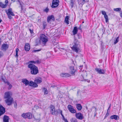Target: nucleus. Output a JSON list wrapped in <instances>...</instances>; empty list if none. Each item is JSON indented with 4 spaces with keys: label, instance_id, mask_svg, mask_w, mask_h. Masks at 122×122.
I'll list each match as a JSON object with an SVG mask.
<instances>
[{
    "label": "nucleus",
    "instance_id": "nucleus-45",
    "mask_svg": "<svg viewBox=\"0 0 122 122\" xmlns=\"http://www.w3.org/2000/svg\"><path fill=\"white\" fill-rule=\"evenodd\" d=\"M29 30L31 33H33V29H29Z\"/></svg>",
    "mask_w": 122,
    "mask_h": 122
},
{
    "label": "nucleus",
    "instance_id": "nucleus-53",
    "mask_svg": "<svg viewBox=\"0 0 122 122\" xmlns=\"http://www.w3.org/2000/svg\"><path fill=\"white\" fill-rule=\"evenodd\" d=\"M20 7L21 8V11H20V12H21V13H22V11L23 10V6H21V7Z\"/></svg>",
    "mask_w": 122,
    "mask_h": 122
},
{
    "label": "nucleus",
    "instance_id": "nucleus-11",
    "mask_svg": "<svg viewBox=\"0 0 122 122\" xmlns=\"http://www.w3.org/2000/svg\"><path fill=\"white\" fill-rule=\"evenodd\" d=\"M95 70L99 74H104L105 73L104 70L103 69L98 68H96L95 69Z\"/></svg>",
    "mask_w": 122,
    "mask_h": 122
},
{
    "label": "nucleus",
    "instance_id": "nucleus-49",
    "mask_svg": "<svg viewBox=\"0 0 122 122\" xmlns=\"http://www.w3.org/2000/svg\"><path fill=\"white\" fill-rule=\"evenodd\" d=\"M29 62L30 63H32L34 64H36V61H30Z\"/></svg>",
    "mask_w": 122,
    "mask_h": 122
},
{
    "label": "nucleus",
    "instance_id": "nucleus-16",
    "mask_svg": "<svg viewBox=\"0 0 122 122\" xmlns=\"http://www.w3.org/2000/svg\"><path fill=\"white\" fill-rule=\"evenodd\" d=\"M70 76L69 74L67 73H62L60 75V76L61 77H69Z\"/></svg>",
    "mask_w": 122,
    "mask_h": 122
},
{
    "label": "nucleus",
    "instance_id": "nucleus-58",
    "mask_svg": "<svg viewBox=\"0 0 122 122\" xmlns=\"http://www.w3.org/2000/svg\"><path fill=\"white\" fill-rule=\"evenodd\" d=\"M65 122H68L67 119H65L63 120Z\"/></svg>",
    "mask_w": 122,
    "mask_h": 122
},
{
    "label": "nucleus",
    "instance_id": "nucleus-13",
    "mask_svg": "<svg viewBox=\"0 0 122 122\" xmlns=\"http://www.w3.org/2000/svg\"><path fill=\"white\" fill-rule=\"evenodd\" d=\"M8 47L9 46L7 44H3L2 45L1 49L3 51H5Z\"/></svg>",
    "mask_w": 122,
    "mask_h": 122
},
{
    "label": "nucleus",
    "instance_id": "nucleus-5",
    "mask_svg": "<svg viewBox=\"0 0 122 122\" xmlns=\"http://www.w3.org/2000/svg\"><path fill=\"white\" fill-rule=\"evenodd\" d=\"M5 12L8 17L10 19H11L12 18L11 16H14L15 15L12 11V9L11 8H9L8 10H5Z\"/></svg>",
    "mask_w": 122,
    "mask_h": 122
},
{
    "label": "nucleus",
    "instance_id": "nucleus-12",
    "mask_svg": "<svg viewBox=\"0 0 122 122\" xmlns=\"http://www.w3.org/2000/svg\"><path fill=\"white\" fill-rule=\"evenodd\" d=\"M5 112V108L0 104V116L4 114Z\"/></svg>",
    "mask_w": 122,
    "mask_h": 122
},
{
    "label": "nucleus",
    "instance_id": "nucleus-1",
    "mask_svg": "<svg viewBox=\"0 0 122 122\" xmlns=\"http://www.w3.org/2000/svg\"><path fill=\"white\" fill-rule=\"evenodd\" d=\"M28 67L30 68V73L32 75H36L39 73L37 67L34 65L30 64L28 65Z\"/></svg>",
    "mask_w": 122,
    "mask_h": 122
},
{
    "label": "nucleus",
    "instance_id": "nucleus-56",
    "mask_svg": "<svg viewBox=\"0 0 122 122\" xmlns=\"http://www.w3.org/2000/svg\"><path fill=\"white\" fill-rule=\"evenodd\" d=\"M120 15L121 17L122 18V11H121L120 13Z\"/></svg>",
    "mask_w": 122,
    "mask_h": 122
},
{
    "label": "nucleus",
    "instance_id": "nucleus-31",
    "mask_svg": "<svg viewBox=\"0 0 122 122\" xmlns=\"http://www.w3.org/2000/svg\"><path fill=\"white\" fill-rule=\"evenodd\" d=\"M104 17L105 19L106 22H107L108 21V18L107 15V14L105 15Z\"/></svg>",
    "mask_w": 122,
    "mask_h": 122
},
{
    "label": "nucleus",
    "instance_id": "nucleus-35",
    "mask_svg": "<svg viewBox=\"0 0 122 122\" xmlns=\"http://www.w3.org/2000/svg\"><path fill=\"white\" fill-rule=\"evenodd\" d=\"M119 37L118 36L116 40L114 42V44H116L119 41Z\"/></svg>",
    "mask_w": 122,
    "mask_h": 122
},
{
    "label": "nucleus",
    "instance_id": "nucleus-55",
    "mask_svg": "<svg viewBox=\"0 0 122 122\" xmlns=\"http://www.w3.org/2000/svg\"><path fill=\"white\" fill-rule=\"evenodd\" d=\"M111 104H110V105L109 106V108H108V109L107 110V112H108V111H109V109H110V108H111Z\"/></svg>",
    "mask_w": 122,
    "mask_h": 122
},
{
    "label": "nucleus",
    "instance_id": "nucleus-47",
    "mask_svg": "<svg viewBox=\"0 0 122 122\" xmlns=\"http://www.w3.org/2000/svg\"><path fill=\"white\" fill-rule=\"evenodd\" d=\"M18 1L20 3V7H21V6H23L22 5V4L23 3L22 2L21 3L20 1L19 0H18Z\"/></svg>",
    "mask_w": 122,
    "mask_h": 122
},
{
    "label": "nucleus",
    "instance_id": "nucleus-39",
    "mask_svg": "<svg viewBox=\"0 0 122 122\" xmlns=\"http://www.w3.org/2000/svg\"><path fill=\"white\" fill-rule=\"evenodd\" d=\"M44 11L47 13L49 10V9L47 8H46L44 10Z\"/></svg>",
    "mask_w": 122,
    "mask_h": 122
},
{
    "label": "nucleus",
    "instance_id": "nucleus-18",
    "mask_svg": "<svg viewBox=\"0 0 122 122\" xmlns=\"http://www.w3.org/2000/svg\"><path fill=\"white\" fill-rule=\"evenodd\" d=\"M25 49L26 51H28L30 49V45L28 43H26L25 46Z\"/></svg>",
    "mask_w": 122,
    "mask_h": 122
},
{
    "label": "nucleus",
    "instance_id": "nucleus-44",
    "mask_svg": "<svg viewBox=\"0 0 122 122\" xmlns=\"http://www.w3.org/2000/svg\"><path fill=\"white\" fill-rule=\"evenodd\" d=\"M14 105L15 107H17V103L16 102V101H15L14 102Z\"/></svg>",
    "mask_w": 122,
    "mask_h": 122
},
{
    "label": "nucleus",
    "instance_id": "nucleus-23",
    "mask_svg": "<svg viewBox=\"0 0 122 122\" xmlns=\"http://www.w3.org/2000/svg\"><path fill=\"white\" fill-rule=\"evenodd\" d=\"M76 107L78 111H80L82 109V106L80 104H77L76 105Z\"/></svg>",
    "mask_w": 122,
    "mask_h": 122
},
{
    "label": "nucleus",
    "instance_id": "nucleus-28",
    "mask_svg": "<svg viewBox=\"0 0 122 122\" xmlns=\"http://www.w3.org/2000/svg\"><path fill=\"white\" fill-rule=\"evenodd\" d=\"M69 18V16H66L65 18V23H66L67 25L69 24L68 20Z\"/></svg>",
    "mask_w": 122,
    "mask_h": 122
},
{
    "label": "nucleus",
    "instance_id": "nucleus-52",
    "mask_svg": "<svg viewBox=\"0 0 122 122\" xmlns=\"http://www.w3.org/2000/svg\"><path fill=\"white\" fill-rule=\"evenodd\" d=\"M59 111L61 115L62 116V115H63L62 114V110H60L59 109Z\"/></svg>",
    "mask_w": 122,
    "mask_h": 122
},
{
    "label": "nucleus",
    "instance_id": "nucleus-4",
    "mask_svg": "<svg viewBox=\"0 0 122 122\" xmlns=\"http://www.w3.org/2000/svg\"><path fill=\"white\" fill-rule=\"evenodd\" d=\"M50 111L51 113L54 115L56 116L59 113L58 110H55V106L52 105H51L50 107Z\"/></svg>",
    "mask_w": 122,
    "mask_h": 122
},
{
    "label": "nucleus",
    "instance_id": "nucleus-37",
    "mask_svg": "<svg viewBox=\"0 0 122 122\" xmlns=\"http://www.w3.org/2000/svg\"><path fill=\"white\" fill-rule=\"evenodd\" d=\"M37 83H36L35 82H34L33 84V85L32 86H33L34 87H36L38 86V85L37 84Z\"/></svg>",
    "mask_w": 122,
    "mask_h": 122
},
{
    "label": "nucleus",
    "instance_id": "nucleus-50",
    "mask_svg": "<svg viewBox=\"0 0 122 122\" xmlns=\"http://www.w3.org/2000/svg\"><path fill=\"white\" fill-rule=\"evenodd\" d=\"M77 36L79 39L80 38H81V35L80 34H78Z\"/></svg>",
    "mask_w": 122,
    "mask_h": 122
},
{
    "label": "nucleus",
    "instance_id": "nucleus-62",
    "mask_svg": "<svg viewBox=\"0 0 122 122\" xmlns=\"http://www.w3.org/2000/svg\"><path fill=\"white\" fill-rule=\"evenodd\" d=\"M87 81L88 82H90V80H87Z\"/></svg>",
    "mask_w": 122,
    "mask_h": 122
},
{
    "label": "nucleus",
    "instance_id": "nucleus-38",
    "mask_svg": "<svg viewBox=\"0 0 122 122\" xmlns=\"http://www.w3.org/2000/svg\"><path fill=\"white\" fill-rule=\"evenodd\" d=\"M101 48L102 49H103V48L104 47V46L103 44V42L102 41H101Z\"/></svg>",
    "mask_w": 122,
    "mask_h": 122
},
{
    "label": "nucleus",
    "instance_id": "nucleus-25",
    "mask_svg": "<svg viewBox=\"0 0 122 122\" xmlns=\"http://www.w3.org/2000/svg\"><path fill=\"white\" fill-rule=\"evenodd\" d=\"M2 79L4 82L6 83L7 85H9V86L8 87V89L9 90L11 89L12 87V85L9 83L8 81H7L5 82V80L3 79V78H2Z\"/></svg>",
    "mask_w": 122,
    "mask_h": 122
},
{
    "label": "nucleus",
    "instance_id": "nucleus-7",
    "mask_svg": "<svg viewBox=\"0 0 122 122\" xmlns=\"http://www.w3.org/2000/svg\"><path fill=\"white\" fill-rule=\"evenodd\" d=\"M59 0H53L51 7L53 8L57 7L59 5Z\"/></svg>",
    "mask_w": 122,
    "mask_h": 122
},
{
    "label": "nucleus",
    "instance_id": "nucleus-64",
    "mask_svg": "<svg viewBox=\"0 0 122 122\" xmlns=\"http://www.w3.org/2000/svg\"><path fill=\"white\" fill-rule=\"evenodd\" d=\"M82 0L83 2H85V0Z\"/></svg>",
    "mask_w": 122,
    "mask_h": 122
},
{
    "label": "nucleus",
    "instance_id": "nucleus-60",
    "mask_svg": "<svg viewBox=\"0 0 122 122\" xmlns=\"http://www.w3.org/2000/svg\"><path fill=\"white\" fill-rule=\"evenodd\" d=\"M1 40L0 38V45L1 44Z\"/></svg>",
    "mask_w": 122,
    "mask_h": 122
},
{
    "label": "nucleus",
    "instance_id": "nucleus-46",
    "mask_svg": "<svg viewBox=\"0 0 122 122\" xmlns=\"http://www.w3.org/2000/svg\"><path fill=\"white\" fill-rule=\"evenodd\" d=\"M5 5H7L8 4V0H5Z\"/></svg>",
    "mask_w": 122,
    "mask_h": 122
},
{
    "label": "nucleus",
    "instance_id": "nucleus-27",
    "mask_svg": "<svg viewBox=\"0 0 122 122\" xmlns=\"http://www.w3.org/2000/svg\"><path fill=\"white\" fill-rule=\"evenodd\" d=\"M7 6V5H5L3 4L1 2H0V7L3 8H6Z\"/></svg>",
    "mask_w": 122,
    "mask_h": 122
},
{
    "label": "nucleus",
    "instance_id": "nucleus-57",
    "mask_svg": "<svg viewBox=\"0 0 122 122\" xmlns=\"http://www.w3.org/2000/svg\"><path fill=\"white\" fill-rule=\"evenodd\" d=\"M78 30H81V26H80L79 27L78 29Z\"/></svg>",
    "mask_w": 122,
    "mask_h": 122
},
{
    "label": "nucleus",
    "instance_id": "nucleus-15",
    "mask_svg": "<svg viewBox=\"0 0 122 122\" xmlns=\"http://www.w3.org/2000/svg\"><path fill=\"white\" fill-rule=\"evenodd\" d=\"M11 93V92H5V98L8 99L11 98V97L10 96V95Z\"/></svg>",
    "mask_w": 122,
    "mask_h": 122
},
{
    "label": "nucleus",
    "instance_id": "nucleus-51",
    "mask_svg": "<svg viewBox=\"0 0 122 122\" xmlns=\"http://www.w3.org/2000/svg\"><path fill=\"white\" fill-rule=\"evenodd\" d=\"M3 55V53L2 51L0 52V58Z\"/></svg>",
    "mask_w": 122,
    "mask_h": 122
},
{
    "label": "nucleus",
    "instance_id": "nucleus-36",
    "mask_svg": "<svg viewBox=\"0 0 122 122\" xmlns=\"http://www.w3.org/2000/svg\"><path fill=\"white\" fill-rule=\"evenodd\" d=\"M34 83L33 81H31L30 82H29V84L28 85L30 86H32Z\"/></svg>",
    "mask_w": 122,
    "mask_h": 122
},
{
    "label": "nucleus",
    "instance_id": "nucleus-26",
    "mask_svg": "<svg viewBox=\"0 0 122 122\" xmlns=\"http://www.w3.org/2000/svg\"><path fill=\"white\" fill-rule=\"evenodd\" d=\"M47 23L46 21H43L42 22V26L43 29H44L47 25Z\"/></svg>",
    "mask_w": 122,
    "mask_h": 122
},
{
    "label": "nucleus",
    "instance_id": "nucleus-22",
    "mask_svg": "<svg viewBox=\"0 0 122 122\" xmlns=\"http://www.w3.org/2000/svg\"><path fill=\"white\" fill-rule=\"evenodd\" d=\"M22 82L25 84L26 86L28 85L29 84V81L26 79H23L22 80Z\"/></svg>",
    "mask_w": 122,
    "mask_h": 122
},
{
    "label": "nucleus",
    "instance_id": "nucleus-59",
    "mask_svg": "<svg viewBox=\"0 0 122 122\" xmlns=\"http://www.w3.org/2000/svg\"><path fill=\"white\" fill-rule=\"evenodd\" d=\"M62 117L63 118V120L65 119V118L64 117L63 115H62Z\"/></svg>",
    "mask_w": 122,
    "mask_h": 122
},
{
    "label": "nucleus",
    "instance_id": "nucleus-8",
    "mask_svg": "<svg viewBox=\"0 0 122 122\" xmlns=\"http://www.w3.org/2000/svg\"><path fill=\"white\" fill-rule=\"evenodd\" d=\"M67 108L70 112L72 113H76V111L74 108L73 106L71 105H69L67 106Z\"/></svg>",
    "mask_w": 122,
    "mask_h": 122
},
{
    "label": "nucleus",
    "instance_id": "nucleus-42",
    "mask_svg": "<svg viewBox=\"0 0 122 122\" xmlns=\"http://www.w3.org/2000/svg\"><path fill=\"white\" fill-rule=\"evenodd\" d=\"M102 14L104 15H106V12L102 10Z\"/></svg>",
    "mask_w": 122,
    "mask_h": 122
},
{
    "label": "nucleus",
    "instance_id": "nucleus-32",
    "mask_svg": "<svg viewBox=\"0 0 122 122\" xmlns=\"http://www.w3.org/2000/svg\"><path fill=\"white\" fill-rule=\"evenodd\" d=\"M43 89L44 90V94L46 95L48 94V91L47 89L45 88H43Z\"/></svg>",
    "mask_w": 122,
    "mask_h": 122
},
{
    "label": "nucleus",
    "instance_id": "nucleus-10",
    "mask_svg": "<svg viewBox=\"0 0 122 122\" xmlns=\"http://www.w3.org/2000/svg\"><path fill=\"white\" fill-rule=\"evenodd\" d=\"M13 101V99L11 97L10 98H8L5 100V102L8 105L10 106L12 103V102Z\"/></svg>",
    "mask_w": 122,
    "mask_h": 122
},
{
    "label": "nucleus",
    "instance_id": "nucleus-19",
    "mask_svg": "<svg viewBox=\"0 0 122 122\" xmlns=\"http://www.w3.org/2000/svg\"><path fill=\"white\" fill-rule=\"evenodd\" d=\"M70 68L71 71V74L72 75H74L76 71V69L73 66H70Z\"/></svg>",
    "mask_w": 122,
    "mask_h": 122
},
{
    "label": "nucleus",
    "instance_id": "nucleus-24",
    "mask_svg": "<svg viewBox=\"0 0 122 122\" xmlns=\"http://www.w3.org/2000/svg\"><path fill=\"white\" fill-rule=\"evenodd\" d=\"M78 31V28L76 26L74 27L72 31L73 34L74 35L76 34Z\"/></svg>",
    "mask_w": 122,
    "mask_h": 122
},
{
    "label": "nucleus",
    "instance_id": "nucleus-40",
    "mask_svg": "<svg viewBox=\"0 0 122 122\" xmlns=\"http://www.w3.org/2000/svg\"><path fill=\"white\" fill-rule=\"evenodd\" d=\"M41 50V49H40L39 50H34L33 51V52H38L40 51Z\"/></svg>",
    "mask_w": 122,
    "mask_h": 122
},
{
    "label": "nucleus",
    "instance_id": "nucleus-43",
    "mask_svg": "<svg viewBox=\"0 0 122 122\" xmlns=\"http://www.w3.org/2000/svg\"><path fill=\"white\" fill-rule=\"evenodd\" d=\"M36 64H39L41 62V61L40 60H37L36 61Z\"/></svg>",
    "mask_w": 122,
    "mask_h": 122
},
{
    "label": "nucleus",
    "instance_id": "nucleus-61",
    "mask_svg": "<svg viewBox=\"0 0 122 122\" xmlns=\"http://www.w3.org/2000/svg\"><path fill=\"white\" fill-rule=\"evenodd\" d=\"M83 67V66H79V67L80 68H81L82 67Z\"/></svg>",
    "mask_w": 122,
    "mask_h": 122
},
{
    "label": "nucleus",
    "instance_id": "nucleus-3",
    "mask_svg": "<svg viewBox=\"0 0 122 122\" xmlns=\"http://www.w3.org/2000/svg\"><path fill=\"white\" fill-rule=\"evenodd\" d=\"M40 40L43 44V46H46V42L48 41V38L44 34H41L40 36Z\"/></svg>",
    "mask_w": 122,
    "mask_h": 122
},
{
    "label": "nucleus",
    "instance_id": "nucleus-30",
    "mask_svg": "<svg viewBox=\"0 0 122 122\" xmlns=\"http://www.w3.org/2000/svg\"><path fill=\"white\" fill-rule=\"evenodd\" d=\"M19 51V49L18 48H17L15 50V52H16V55L15 56V57L16 58H18V52Z\"/></svg>",
    "mask_w": 122,
    "mask_h": 122
},
{
    "label": "nucleus",
    "instance_id": "nucleus-6",
    "mask_svg": "<svg viewBox=\"0 0 122 122\" xmlns=\"http://www.w3.org/2000/svg\"><path fill=\"white\" fill-rule=\"evenodd\" d=\"M21 116L25 119L28 118L30 119L32 118V114L30 112L24 113L22 114Z\"/></svg>",
    "mask_w": 122,
    "mask_h": 122
},
{
    "label": "nucleus",
    "instance_id": "nucleus-54",
    "mask_svg": "<svg viewBox=\"0 0 122 122\" xmlns=\"http://www.w3.org/2000/svg\"><path fill=\"white\" fill-rule=\"evenodd\" d=\"M58 43L57 42H53V44L54 46H55Z\"/></svg>",
    "mask_w": 122,
    "mask_h": 122
},
{
    "label": "nucleus",
    "instance_id": "nucleus-17",
    "mask_svg": "<svg viewBox=\"0 0 122 122\" xmlns=\"http://www.w3.org/2000/svg\"><path fill=\"white\" fill-rule=\"evenodd\" d=\"M41 82V79L39 77L36 78L34 81V82L37 84L40 83Z\"/></svg>",
    "mask_w": 122,
    "mask_h": 122
},
{
    "label": "nucleus",
    "instance_id": "nucleus-48",
    "mask_svg": "<svg viewBox=\"0 0 122 122\" xmlns=\"http://www.w3.org/2000/svg\"><path fill=\"white\" fill-rule=\"evenodd\" d=\"M95 108L96 109V110L95 111V112H94L95 114H94V117H95L96 116V114H97V113L96 112L97 111V110L96 108Z\"/></svg>",
    "mask_w": 122,
    "mask_h": 122
},
{
    "label": "nucleus",
    "instance_id": "nucleus-20",
    "mask_svg": "<svg viewBox=\"0 0 122 122\" xmlns=\"http://www.w3.org/2000/svg\"><path fill=\"white\" fill-rule=\"evenodd\" d=\"M9 117L6 115H5L3 118V122H9Z\"/></svg>",
    "mask_w": 122,
    "mask_h": 122
},
{
    "label": "nucleus",
    "instance_id": "nucleus-9",
    "mask_svg": "<svg viewBox=\"0 0 122 122\" xmlns=\"http://www.w3.org/2000/svg\"><path fill=\"white\" fill-rule=\"evenodd\" d=\"M76 113L75 116L77 119L82 120L83 119L84 117L81 113L80 112Z\"/></svg>",
    "mask_w": 122,
    "mask_h": 122
},
{
    "label": "nucleus",
    "instance_id": "nucleus-41",
    "mask_svg": "<svg viewBox=\"0 0 122 122\" xmlns=\"http://www.w3.org/2000/svg\"><path fill=\"white\" fill-rule=\"evenodd\" d=\"M109 113H108V112H107V113L106 114L105 116V117L104 118V119H106V118L109 116Z\"/></svg>",
    "mask_w": 122,
    "mask_h": 122
},
{
    "label": "nucleus",
    "instance_id": "nucleus-2",
    "mask_svg": "<svg viewBox=\"0 0 122 122\" xmlns=\"http://www.w3.org/2000/svg\"><path fill=\"white\" fill-rule=\"evenodd\" d=\"M71 49L73 51L76 53L81 51L80 45L79 44L77 40H75L74 41Z\"/></svg>",
    "mask_w": 122,
    "mask_h": 122
},
{
    "label": "nucleus",
    "instance_id": "nucleus-34",
    "mask_svg": "<svg viewBox=\"0 0 122 122\" xmlns=\"http://www.w3.org/2000/svg\"><path fill=\"white\" fill-rule=\"evenodd\" d=\"M74 0H71V4L70 5L71 8L73 7L74 5Z\"/></svg>",
    "mask_w": 122,
    "mask_h": 122
},
{
    "label": "nucleus",
    "instance_id": "nucleus-33",
    "mask_svg": "<svg viewBox=\"0 0 122 122\" xmlns=\"http://www.w3.org/2000/svg\"><path fill=\"white\" fill-rule=\"evenodd\" d=\"M113 10L114 11H119L121 10V8H117L114 9Z\"/></svg>",
    "mask_w": 122,
    "mask_h": 122
},
{
    "label": "nucleus",
    "instance_id": "nucleus-21",
    "mask_svg": "<svg viewBox=\"0 0 122 122\" xmlns=\"http://www.w3.org/2000/svg\"><path fill=\"white\" fill-rule=\"evenodd\" d=\"M110 118L112 119H114L115 120H117L119 119L118 116L116 115H114L111 116Z\"/></svg>",
    "mask_w": 122,
    "mask_h": 122
},
{
    "label": "nucleus",
    "instance_id": "nucleus-63",
    "mask_svg": "<svg viewBox=\"0 0 122 122\" xmlns=\"http://www.w3.org/2000/svg\"><path fill=\"white\" fill-rule=\"evenodd\" d=\"M2 21V20H1L0 19V23Z\"/></svg>",
    "mask_w": 122,
    "mask_h": 122
},
{
    "label": "nucleus",
    "instance_id": "nucleus-29",
    "mask_svg": "<svg viewBox=\"0 0 122 122\" xmlns=\"http://www.w3.org/2000/svg\"><path fill=\"white\" fill-rule=\"evenodd\" d=\"M71 122H77V119L75 118H72L71 119Z\"/></svg>",
    "mask_w": 122,
    "mask_h": 122
},
{
    "label": "nucleus",
    "instance_id": "nucleus-14",
    "mask_svg": "<svg viewBox=\"0 0 122 122\" xmlns=\"http://www.w3.org/2000/svg\"><path fill=\"white\" fill-rule=\"evenodd\" d=\"M51 20H52L53 21L55 20V18L53 15H51L47 17V21L48 23H49L50 22Z\"/></svg>",
    "mask_w": 122,
    "mask_h": 122
}]
</instances>
